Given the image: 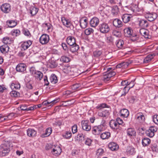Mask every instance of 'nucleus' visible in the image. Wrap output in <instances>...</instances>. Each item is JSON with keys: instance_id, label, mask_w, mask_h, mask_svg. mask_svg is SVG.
Segmentation results:
<instances>
[{"instance_id": "52", "label": "nucleus", "mask_w": 158, "mask_h": 158, "mask_svg": "<svg viewBox=\"0 0 158 158\" xmlns=\"http://www.w3.org/2000/svg\"><path fill=\"white\" fill-rule=\"evenodd\" d=\"M10 95L12 97H17L19 96L20 94L15 90H13L10 93Z\"/></svg>"}, {"instance_id": "2", "label": "nucleus", "mask_w": 158, "mask_h": 158, "mask_svg": "<svg viewBox=\"0 0 158 158\" xmlns=\"http://www.w3.org/2000/svg\"><path fill=\"white\" fill-rule=\"evenodd\" d=\"M9 144H4L0 146V155L1 156H5L10 151Z\"/></svg>"}, {"instance_id": "40", "label": "nucleus", "mask_w": 158, "mask_h": 158, "mask_svg": "<svg viewBox=\"0 0 158 158\" xmlns=\"http://www.w3.org/2000/svg\"><path fill=\"white\" fill-rule=\"evenodd\" d=\"M110 136V132H106L102 133L100 135L101 139H108Z\"/></svg>"}, {"instance_id": "9", "label": "nucleus", "mask_w": 158, "mask_h": 158, "mask_svg": "<svg viewBox=\"0 0 158 158\" xmlns=\"http://www.w3.org/2000/svg\"><path fill=\"white\" fill-rule=\"evenodd\" d=\"M49 40V36L46 34H44L40 37L39 41L42 44H45L48 43Z\"/></svg>"}, {"instance_id": "64", "label": "nucleus", "mask_w": 158, "mask_h": 158, "mask_svg": "<svg viewBox=\"0 0 158 158\" xmlns=\"http://www.w3.org/2000/svg\"><path fill=\"white\" fill-rule=\"evenodd\" d=\"M37 71L36 70L34 67H32L30 68V73L33 76H34Z\"/></svg>"}, {"instance_id": "49", "label": "nucleus", "mask_w": 158, "mask_h": 158, "mask_svg": "<svg viewBox=\"0 0 158 158\" xmlns=\"http://www.w3.org/2000/svg\"><path fill=\"white\" fill-rule=\"evenodd\" d=\"M94 30L91 28L86 29L85 31V33L86 35H89L93 33Z\"/></svg>"}, {"instance_id": "24", "label": "nucleus", "mask_w": 158, "mask_h": 158, "mask_svg": "<svg viewBox=\"0 0 158 158\" xmlns=\"http://www.w3.org/2000/svg\"><path fill=\"white\" fill-rule=\"evenodd\" d=\"M59 101V99H55L51 102H48L47 101H44L42 103V104L44 106L48 105L49 106H52L54 104H55L56 102H58Z\"/></svg>"}, {"instance_id": "15", "label": "nucleus", "mask_w": 158, "mask_h": 158, "mask_svg": "<svg viewBox=\"0 0 158 158\" xmlns=\"http://www.w3.org/2000/svg\"><path fill=\"white\" fill-rule=\"evenodd\" d=\"M108 108V110L104 109L102 111L99 110L98 113V116L103 117H106L108 116L110 114V109Z\"/></svg>"}, {"instance_id": "20", "label": "nucleus", "mask_w": 158, "mask_h": 158, "mask_svg": "<svg viewBox=\"0 0 158 158\" xmlns=\"http://www.w3.org/2000/svg\"><path fill=\"white\" fill-rule=\"evenodd\" d=\"M66 41L70 46L76 44L75 38L72 36H68L66 39Z\"/></svg>"}, {"instance_id": "17", "label": "nucleus", "mask_w": 158, "mask_h": 158, "mask_svg": "<svg viewBox=\"0 0 158 158\" xmlns=\"http://www.w3.org/2000/svg\"><path fill=\"white\" fill-rule=\"evenodd\" d=\"M88 19L86 17L82 18L80 20V24L81 27L82 28H85L87 26Z\"/></svg>"}, {"instance_id": "43", "label": "nucleus", "mask_w": 158, "mask_h": 158, "mask_svg": "<svg viewBox=\"0 0 158 158\" xmlns=\"http://www.w3.org/2000/svg\"><path fill=\"white\" fill-rule=\"evenodd\" d=\"M2 42L5 44H10L12 41L11 39L8 37H6L3 39Z\"/></svg>"}, {"instance_id": "32", "label": "nucleus", "mask_w": 158, "mask_h": 158, "mask_svg": "<svg viewBox=\"0 0 158 158\" xmlns=\"http://www.w3.org/2000/svg\"><path fill=\"white\" fill-rule=\"evenodd\" d=\"M151 143L150 139L147 138H143L142 141V144L144 147L148 146Z\"/></svg>"}, {"instance_id": "38", "label": "nucleus", "mask_w": 158, "mask_h": 158, "mask_svg": "<svg viewBox=\"0 0 158 158\" xmlns=\"http://www.w3.org/2000/svg\"><path fill=\"white\" fill-rule=\"evenodd\" d=\"M30 14L32 16L35 15L38 12V9L34 6H31L30 9Z\"/></svg>"}, {"instance_id": "46", "label": "nucleus", "mask_w": 158, "mask_h": 158, "mask_svg": "<svg viewBox=\"0 0 158 158\" xmlns=\"http://www.w3.org/2000/svg\"><path fill=\"white\" fill-rule=\"evenodd\" d=\"M106 107L107 108H109V106L106 103H102L100 104L99 105H98L96 107V108L97 109H99L100 110H101L103 109V108Z\"/></svg>"}, {"instance_id": "37", "label": "nucleus", "mask_w": 158, "mask_h": 158, "mask_svg": "<svg viewBox=\"0 0 158 158\" xmlns=\"http://www.w3.org/2000/svg\"><path fill=\"white\" fill-rule=\"evenodd\" d=\"M52 131V128L50 127H48L46 129L45 133L42 135V136L43 137L48 136L51 134Z\"/></svg>"}, {"instance_id": "26", "label": "nucleus", "mask_w": 158, "mask_h": 158, "mask_svg": "<svg viewBox=\"0 0 158 158\" xmlns=\"http://www.w3.org/2000/svg\"><path fill=\"white\" fill-rule=\"evenodd\" d=\"M109 125L112 129H117L118 127V124L116 121L114 120H111L109 122Z\"/></svg>"}, {"instance_id": "12", "label": "nucleus", "mask_w": 158, "mask_h": 158, "mask_svg": "<svg viewBox=\"0 0 158 158\" xmlns=\"http://www.w3.org/2000/svg\"><path fill=\"white\" fill-rule=\"evenodd\" d=\"M145 18L150 22L154 20L157 17V14L154 13L147 14L145 15Z\"/></svg>"}, {"instance_id": "59", "label": "nucleus", "mask_w": 158, "mask_h": 158, "mask_svg": "<svg viewBox=\"0 0 158 158\" xmlns=\"http://www.w3.org/2000/svg\"><path fill=\"white\" fill-rule=\"evenodd\" d=\"M80 86V85L79 83H76L74 84L73 85L71 86L72 89L74 90H76Z\"/></svg>"}, {"instance_id": "29", "label": "nucleus", "mask_w": 158, "mask_h": 158, "mask_svg": "<svg viewBox=\"0 0 158 158\" xmlns=\"http://www.w3.org/2000/svg\"><path fill=\"white\" fill-rule=\"evenodd\" d=\"M109 148L112 151H115L118 148V146L115 143L110 142L108 145Z\"/></svg>"}, {"instance_id": "21", "label": "nucleus", "mask_w": 158, "mask_h": 158, "mask_svg": "<svg viewBox=\"0 0 158 158\" xmlns=\"http://www.w3.org/2000/svg\"><path fill=\"white\" fill-rule=\"evenodd\" d=\"M139 26L142 27L146 28L148 26V22L146 20L140 19L138 21Z\"/></svg>"}, {"instance_id": "22", "label": "nucleus", "mask_w": 158, "mask_h": 158, "mask_svg": "<svg viewBox=\"0 0 158 158\" xmlns=\"http://www.w3.org/2000/svg\"><path fill=\"white\" fill-rule=\"evenodd\" d=\"M61 21L64 26L67 27H69L71 26L72 24L70 20L67 19L64 17H61Z\"/></svg>"}, {"instance_id": "6", "label": "nucleus", "mask_w": 158, "mask_h": 158, "mask_svg": "<svg viewBox=\"0 0 158 158\" xmlns=\"http://www.w3.org/2000/svg\"><path fill=\"white\" fill-rule=\"evenodd\" d=\"M81 126L83 130L89 131L91 129V126L89 122L87 120H82L81 122Z\"/></svg>"}, {"instance_id": "36", "label": "nucleus", "mask_w": 158, "mask_h": 158, "mask_svg": "<svg viewBox=\"0 0 158 158\" xmlns=\"http://www.w3.org/2000/svg\"><path fill=\"white\" fill-rule=\"evenodd\" d=\"M6 23L8 26L11 28L14 27L17 24L16 21L15 20H8L7 21Z\"/></svg>"}, {"instance_id": "8", "label": "nucleus", "mask_w": 158, "mask_h": 158, "mask_svg": "<svg viewBox=\"0 0 158 158\" xmlns=\"http://www.w3.org/2000/svg\"><path fill=\"white\" fill-rule=\"evenodd\" d=\"M129 41L135 42L138 40V38L135 33L133 32L132 30L129 27Z\"/></svg>"}, {"instance_id": "58", "label": "nucleus", "mask_w": 158, "mask_h": 158, "mask_svg": "<svg viewBox=\"0 0 158 158\" xmlns=\"http://www.w3.org/2000/svg\"><path fill=\"white\" fill-rule=\"evenodd\" d=\"M112 34L114 35L117 37H119L121 35L120 32L119 31L116 30H114L113 31Z\"/></svg>"}, {"instance_id": "42", "label": "nucleus", "mask_w": 158, "mask_h": 158, "mask_svg": "<svg viewBox=\"0 0 158 158\" xmlns=\"http://www.w3.org/2000/svg\"><path fill=\"white\" fill-rule=\"evenodd\" d=\"M10 87L12 89H19L20 88V85L19 83H12L10 85Z\"/></svg>"}, {"instance_id": "11", "label": "nucleus", "mask_w": 158, "mask_h": 158, "mask_svg": "<svg viewBox=\"0 0 158 158\" xmlns=\"http://www.w3.org/2000/svg\"><path fill=\"white\" fill-rule=\"evenodd\" d=\"M63 72L70 76H74V69L72 68L69 66L67 65L63 69Z\"/></svg>"}, {"instance_id": "45", "label": "nucleus", "mask_w": 158, "mask_h": 158, "mask_svg": "<svg viewBox=\"0 0 158 158\" xmlns=\"http://www.w3.org/2000/svg\"><path fill=\"white\" fill-rule=\"evenodd\" d=\"M138 6L136 4H131L129 8L132 12H134L138 10Z\"/></svg>"}, {"instance_id": "14", "label": "nucleus", "mask_w": 158, "mask_h": 158, "mask_svg": "<svg viewBox=\"0 0 158 158\" xmlns=\"http://www.w3.org/2000/svg\"><path fill=\"white\" fill-rule=\"evenodd\" d=\"M99 23V19L96 17L93 18L90 21V24L91 27H95Z\"/></svg>"}, {"instance_id": "28", "label": "nucleus", "mask_w": 158, "mask_h": 158, "mask_svg": "<svg viewBox=\"0 0 158 158\" xmlns=\"http://www.w3.org/2000/svg\"><path fill=\"white\" fill-rule=\"evenodd\" d=\"M140 34L146 38H148L149 31L146 29L144 28L141 29L139 31Z\"/></svg>"}, {"instance_id": "5", "label": "nucleus", "mask_w": 158, "mask_h": 158, "mask_svg": "<svg viewBox=\"0 0 158 158\" xmlns=\"http://www.w3.org/2000/svg\"><path fill=\"white\" fill-rule=\"evenodd\" d=\"M100 31L103 33L108 32L110 31V27L108 24L106 23H102L99 26Z\"/></svg>"}, {"instance_id": "53", "label": "nucleus", "mask_w": 158, "mask_h": 158, "mask_svg": "<svg viewBox=\"0 0 158 158\" xmlns=\"http://www.w3.org/2000/svg\"><path fill=\"white\" fill-rule=\"evenodd\" d=\"M20 32V30L18 29H14L12 30L11 31L12 34L13 36H18Z\"/></svg>"}, {"instance_id": "4", "label": "nucleus", "mask_w": 158, "mask_h": 158, "mask_svg": "<svg viewBox=\"0 0 158 158\" xmlns=\"http://www.w3.org/2000/svg\"><path fill=\"white\" fill-rule=\"evenodd\" d=\"M135 118L138 123H142L145 120L144 115L142 112L137 113L135 115Z\"/></svg>"}, {"instance_id": "25", "label": "nucleus", "mask_w": 158, "mask_h": 158, "mask_svg": "<svg viewBox=\"0 0 158 158\" xmlns=\"http://www.w3.org/2000/svg\"><path fill=\"white\" fill-rule=\"evenodd\" d=\"M27 134L29 137H34L36 135V131L33 129L28 128L27 130Z\"/></svg>"}, {"instance_id": "47", "label": "nucleus", "mask_w": 158, "mask_h": 158, "mask_svg": "<svg viewBox=\"0 0 158 158\" xmlns=\"http://www.w3.org/2000/svg\"><path fill=\"white\" fill-rule=\"evenodd\" d=\"M115 44L117 47L119 48H121L122 47L124 43L123 40H117Z\"/></svg>"}, {"instance_id": "57", "label": "nucleus", "mask_w": 158, "mask_h": 158, "mask_svg": "<svg viewBox=\"0 0 158 158\" xmlns=\"http://www.w3.org/2000/svg\"><path fill=\"white\" fill-rule=\"evenodd\" d=\"M102 54L101 51L96 50L94 52V57H99Z\"/></svg>"}, {"instance_id": "31", "label": "nucleus", "mask_w": 158, "mask_h": 158, "mask_svg": "<svg viewBox=\"0 0 158 158\" xmlns=\"http://www.w3.org/2000/svg\"><path fill=\"white\" fill-rule=\"evenodd\" d=\"M79 48V45L76 44H75L70 46V50L71 52L73 53L77 52Z\"/></svg>"}, {"instance_id": "41", "label": "nucleus", "mask_w": 158, "mask_h": 158, "mask_svg": "<svg viewBox=\"0 0 158 158\" xmlns=\"http://www.w3.org/2000/svg\"><path fill=\"white\" fill-rule=\"evenodd\" d=\"M34 76L36 78L39 79V80H41L43 78V74L40 71H37Z\"/></svg>"}, {"instance_id": "51", "label": "nucleus", "mask_w": 158, "mask_h": 158, "mask_svg": "<svg viewBox=\"0 0 158 158\" xmlns=\"http://www.w3.org/2000/svg\"><path fill=\"white\" fill-rule=\"evenodd\" d=\"M122 19L123 21L125 23L128 22V14H124L122 16Z\"/></svg>"}, {"instance_id": "48", "label": "nucleus", "mask_w": 158, "mask_h": 158, "mask_svg": "<svg viewBox=\"0 0 158 158\" xmlns=\"http://www.w3.org/2000/svg\"><path fill=\"white\" fill-rule=\"evenodd\" d=\"M136 135V132L133 128H129V136H135Z\"/></svg>"}, {"instance_id": "30", "label": "nucleus", "mask_w": 158, "mask_h": 158, "mask_svg": "<svg viewBox=\"0 0 158 158\" xmlns=\"http://www.w3.org/2000/svg\"><path fill=\"white\" fill-rule=\"evenodd\" d=\"M113 24L114 26L118 28L121 27L122 26V21L117 19H115L113 20Z\"/></svg>"}, {"instance_id": "63", "label": "nucleus", "mask_w": 158, "mask_h": 158, "mask_svg": "<svg viewBox=\"0 0 158 158\" xmlns=\"http://www.w3.org/2000/svg\"><path fill=\"white\" fill-rule=\"evenodd\" d=\"M92 142V140L90 139L87 138L85 140V144L88 146H90Z\"/></svg>"}, {"instance_id": "10", "label": "nucleus", "mask_w": 158, "mask_h": 158, "mask_svg": "<svg viewBox=\"0 0 158 158\" xmlns=\"http://www.w3.org/2000/svg\"><path fill=\"white\" fill-rule=\"evenodd\" d=\"M16 69L17 72L24 73L26 71V65L24 64L20 63L17 65Z\"/></svg>"}, {"instance_id": "13", "label": "nucleus", "mask_w": 158, "mask_h": 158, "mask_svg": "<svg viewBox=\"0 0 158 158\" xmlns=\"http://www.w3.org/2000/svg\"><path fill=\"white\" fill-rule=\"evenodd\" d=\"M32 42L30 40L23 42L21 45V50H25L31 45Z\"/></svg>"}, {"instance_id": "7", "label": "nucleus", "mask_w": 158, "mask_h": 158, "mask_svg": "<svg viewBox=\"0 0 158 158\" xmlns=\"http://www.w3.org/2000/svg\"><path fill=\"white\" fill-rule=\"evenodd\" d=\"M157 130V129L155 127H150L149 129L147 130L146 131V135L150 137H153L155 134V132Z\"/></svg>"}, {"instance_id": "35", "label": "nucleus", "mask_w": 158, "mask_h": 158, "mask_svg": "<svg viewBox=\"0 0 158 158\" xmlns=\"http://www.w3.org/2000/svg\"><path fill=\"white\" fill-rule=\"evenodd\" d=\"M121 116L127 118L128 116V110L126 109H123L120 111Z\"/></svg>"}, {"instance_id": "61", "label": "nucleus", "mask_w": 158, "mask_h": 158, "mask_svg": "<svg viewBox=\"0 0 158 158\" xmlns=\"http://www.w3.org/2000/svg\"><path fill=\"white\" fill-rule=\"evenodd\" d=\"M102 80L105 82H106L109 81L110 80V78L107 74L106 73L103 75L102 77Z\"/></svg>"}, {"instance_id": "56", "label": "nucleus", "mask_w": 158, "mask_h": 158, "mask_svg": "<svg viewBox=\"0 0 158 158\" xmlns=\"http://www.w3.org/2000/svg\"><path fill=\"white\" fill-rule=\"evenodd\" d=\"M108 3H110L111 4H119V5H120L121 4V2H118V1L117 0H109Z\"/></svg>"}, {"instance_id": "50", "label": "nucleus", "mask_w": 158, "mask_h": 158, "mask_svg": "<svg viewBox=\"0 0 158 158\" xmlns=\"http://www.w3.org/2000/svg\"><path fill=\"white\" fill-rule=\"evenodd\" d=\"M60 60L63 62H68L70 61V59L66 56H62L60 58Z\"/></svg>"}, {"instance_id": "62", "label": "nucleus", "mask_w": 158, "mask_h": 158, "mask_svg": "<svg viewBox=\"0 0 158 158\" xmlns=\"http://www.w3.org/2000/svg\"><path fill=\"white\" fill-rule=\"evenodd\" d=\"M153 120L156 124L158 125V115H154L153 117Z\"/></svg>"}, {"instance_id": "34", "label": "nucleus", "mask_w": 158, "mask_h": 158, "mask_svg": "<svg viewBox=\"0 0 158 158\" xmlns=\"http://www.w3.org/2000/svg\"><path fill=\"white\" fill-rule=\"evenodd\" d=\"M111 13L114 16L117 15L119 11V9L117 6H115L112 7Z\"/></svg>"}, {"instance_id": "60", "label": "nucleus", "mask_w": 158, "mask_h": 158, "mask_svg": "<svg viewBox=\"0 0 158 158\" xmlns=\"http://www.w3.org/2000/svg\"><path fill=\"white\" fill-rule=\"evenodd\" d=\"M135 148L132 146L129 147V154L131 155H134L135 154Z\"/></svg>"}, {"instance_id": "16", "label": "nucleus", "mask_w": 158, "mask_h": 158, "mask_svg": "<svg viewBox=\"0 0 158 158\" xmlns=\"http://www.w3.org/2000/svg\"><path fill=\"white\" fill-rule=\"evenodd\" d=\"M13 116L12 113H10L7 115H5L3 114H0V122L5 121L11 119L12 116Z\"/></svg>"}, {"instance_id": "44", "label": "nucleus", "mask_w": 158, "mask_h": 158, "mask_svg": "<svg viewBox=\"0 0 158 158\" xmlns=\"http://www.w3.org/2000/svg\"><path fill=\"white\" fill-rule=\"evenodd\" d=\"M48 66L51 68H54L57 66L56 62L53 61H51L48 64Z\"/></svg>"}, {"instance_id": "55", "label": "nucleus", "mask_w": 158, "mask_h": 158, "mask_svg": "<svg viewBox=\"0 0 158 158\" xmlns=\"http://www.w3.org/2000/svg\"><path fill=\"white\" fill-rule=\"evenodd\" d=\"M72 136V133L70 132L66 131L64 134L63 135V136L67 139H69Z\"/></svg>"}, {"instance_id": "23", "label": "nucleus", "mask_w": 158, "mask_h": 158, "mask_svg": "<svg viewBox=\"0 0 158 158\" xmlns=\"http://www.w3.org/2000/svg\"><path fill=\"white\" fill-rule=\"evenodd\" d=\"M61 152V149L58 146H55L52 148V152L54 155H59Z\"/></svg>"}, {"instance_id": "27", "label": "nucleus", "mask_w": 158, "mask_h": 158, "mask_svg": "<svg viewBox=\"0 0 158 158\" xmlns=\"http://www.w3.org/2000/svg\"><path fill=\"white\" fill-rule=\"evenodd\" d=\"M9 49V47L7 45L4 44L0 47V50L2 53L6 54L7 53Z\"/></svg>"}, {"instance_id": "54", "label": "nucleus", "mask_w": 158, "mask_h": 158, "mask_svg": "<svg viewBox=\"0 0 158 158\" xmlns=\"http://www.w3.org/2000/svg\"><path fill=\"white\" fill-rule=\"evenodd\" d=\"M77 140L79 141H84L85 140V135L81 133H79L77 136Z\"/></svg>"}, {"instance_id": "18", "label": "nucleus", "mask_w": 158, "mask_h": 158, "mask_svg": "<svg viewBox=\"0 0 158 158\" xmlns=\"http://www.w3.org/2000/svg\"><path fill=\"white\" fill-rule=\"evenodd\" d=\"M158 54L157 53H153L149 54L144 59V62L146 63L150 62L155 56Z\"/></svg>"}, {"instance_id": "3", "label": "nucleus", "mask_w": 158, "mask_h": 158, "mask_svg": "<svg viewBox=\"0 0 158 158\" xmlns=\"http://www.w3.org/2000/svg\"><path fill=\"white\" fill-rule=\"evenodd\" d=\"M1 11L4 13H9L11 10V6L8 3H5L2 4L0 6Z\"/></svg>"}, {"instance_id": "33", "label": "nucleus", "mask_w": 158, "mask_h": 158, "mask_svg": "<svg viewBox=\"0 0 158 158\" xmlns=\"http://www.w3.org/2000/svg\"><path fill=\"white\" fill-rule=\"evenodd\" d=\"M50 82L52 84H55L58 81L56 75L52 74L50 77Z\"/></svg>"}, {"instance_id": "19", "label": "nucleus", "mask_w": 158, "mask_h": 158, "mask_svg": "<svg viewBox=\"0 0 158 158\" xmlns=\"http://www.w3.org/2000/svg\"><path fill=\"white\" fill-rule=\"evenodd\" d=\"M128 83V81L127 80L122 81L121 82V84L122 85H126V86L123 89L124 93L122 94L121 96L125 95L126 94H127L128 92V85L127 84Z\"/></svg>"}, {"instance_id": "39", "label": "nucleus", "mask_w": 158, "mask_h": 158, "mask_svg": "<svg viewBox=\"0 0 158 158\" xmlns=\"http://www.w3.org/2000/svg\"><path fill=\"white\" fill-rule=\"evenodd\" d=\"M128 66V63L127 62H121L117 65L116 67L117 69L120 68L121 67H122L123 68H127Z\"/></svg>"}, {"instance_id": "1", "label": "nucleus", "mask_w": 158, "mask_h": 158, "mask_svg": "<svg viewBox=\"0 0 158 158\" xmlns=\"http://www.w3.org/2000/svg\"><path fill=\"white\" fill-rule=\"evenodd\" d=\"M106 121L102 120L100 125L98 126L94 127L92 129V133L94 135H97L100 132L104 131L106 127Z\"/></svg>"}]
</instances>
